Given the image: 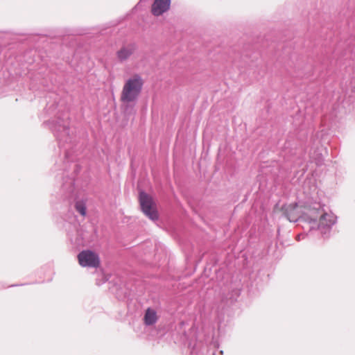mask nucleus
<instances>
[{
	"label": "nucleus",
	"mask_w": 355,
	"mask_h": 355,
	"mask_svg": "<svg viewBox=\"0 0 355 355\" xmlns=\"http://www.w3.org/2000/svg\"><path fill=\"white\" fill-rule=\"evenodd\" d=\"M304 220L311 225V230H316L322 237H327L336 222V216L331 212H325L319 203H315L304 216Z\"/></svg>",
	"instance_id": "1"
},
{
	"label": "nucleus",
	"mask_w": 355,
	"mask_h": 355,
	"mask_svg": "<svg viewBox=\"0 0 355 355\" xmlns=\"http://www.w3.org/2000/svg\"><path fill=\"white\" fill-rule=\"evenodd\" d=\"M144 80L139 74H134L125 82L120 97V101L127 111L129 107L135 106L141 93Z\"/></svg>",
	"instance_id": "2"
},
{
	"label": "nucleus",
	"mask_w": 355,
	"mask_h": 355,
	"mask_svg": "<svg viewBox=\"0 0 355 355\" xmlns=\"http://www.w3.org/2000/svg\"><path fill=\"white\" fill-rule=\"evenodd\" d=\"M49 124L60 144L71 141L68 114H66L62 117H59L56 120L50 121Z\"/></svg>",
	"instance_id": "3"
},
{
	"label": "nucleus",
	"mask_w": 355,
	"mask_h": 355,
	"mask_svg": "<svg viewBox=\"0 0 355 355\" xmlns=\"http://www.w3.org/2000/svg\"><path fill=\"white\" fill-rule=\"evenodd\" d=\"M139 202L142 211L152 220L158 219V214L153 206V201L150 196L144 191L139 193Z\"/></svg>",
	"instance_id": "4"
},
{
	"label": "nucleus",
	"mask_w": 355,
	"mask_h": 355,
	"mask_svg": "<svg viewBox=\"0 0 355 355\" xmlns=\"http://www.w3.org/2000/svg\"><path fill=\"white\" fill-rule=\"evenodd\" d=\"M78 262L83 267L97 268L100 259L97 254L91 250H83L78 255Z\"/></svg>",
	"instance_id": "5"
},
{
	"label": "nucleus",
	"mask_w": 355,
	"mask_h": 355,
	"mask_svg": "<svg viewBox=\"0 0 355 355\" xmlns=\"http://www.w3.org/2000/svg\"><path fill=\"white\" fill-rule=\"evenodd\" d=\"M137 49V46L135 43H130L123 45L116 51V57L120 62L126 61Z\"/></svg>",
	"instance_id": "6"
},
{
	"label": "nucleus",
	"mask_w": 355,
	"mask_h": 355,
	"mask_svg": "<svg viewBox=\"0 0 355 355\" xmlns=\"http://www.w3.org/2000/svg\"><path fill=\"white\" fill-rule=\"evenodd\" d=\"M171 5V0H155L151 8V12L155 16H159L166 12Z\"/></svg>",
	"instance_id": "7"
},
{
	"label": "nucleus",
	"mask_w": 355,
	"mask_h": 355,
	"mask_svg": "<svg viewBox=\"0 0 355 355\" xmlns=\"http://www.w3.org/2000/svg\"><path fill=\"white\" fill-rule=\"evenodd\" d=\"M297 204H291L285 208V216L290 222L295 223L302 218L304 219L306 214L303 216H301L297 211Z\"/></svg>",
	"instance_id": "8"
},
{
	"label": "nucleus",
	"mask_w": 355,
	"mask_h": 355,
	"mask_svg": "<svg viewBox=\"0 0 355 355\" xmlns=\"http://www.w3.org/2000/svg\"><path fill=\"white\" fill-rule=\"evenodd\" d=\"M157 320V312L153 309L148 308L144 318L145 324L148 326L153 325L156 323Z\"/></svg>",
	"instance_id": "9"
},
{
	"label": "nucleus",
	"mask_w": 355,
	"mask_h": 355,
	"mask_svg": "<svg viewBox=\"0 0 355 355\" xmlns=\"http://www.w3.org/2000/svg\"><path fill=\"white\" fill-rule=\"evenodd\" d=\"M75 209L80 215L85 216L87 211L86 200L84 199L77 200L75 203Z\"/></svg>",
	"instance_id": "10"
},
{
	"label": "nucleus",
	"mask_w": 355,
	"mask_h": 355,
	"mask_svg": "<svg viewBox=\"0 0 355 355\" xmlns=\"http://www.w3.org/2000/svg\"><path fill=\"white\" fill-rule=\"evenodd\" d=\"M300 235H298V236H297V239H298V240H300Z\"/></svg>",
	"instance_id": "11"
}]
</instances>
